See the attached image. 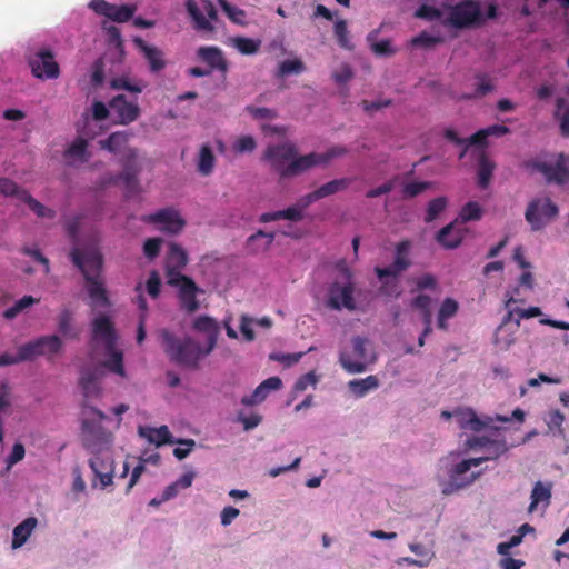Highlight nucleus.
Segmentation results:
<instances>
[{"label": "nucleus", "instance_id": "obj_30", "mask_svg": "<svg viewBox=\"0 0 569 569\" xmlns=\"http://www.w3.org/2000/svg\"><path fill=\"white\" fill-rule=\"evenodd\" d=\"M282 387V381L279 377H270L262 381L251 393V406L266 400L271 391L279 390Z\"/></svg>", "mask_w": 569, "mask_h": 569}, {"label": "nucleus", "instance_id": "obj_31", "mask_svg": "<svg viewBox=\"0 0 569 569\" xmlns=\"http://www.w3.org/2000/svg\"><path fill=\"white\" fill-rule=\"evenodd\" d=\"M280 219H287L289 221L298 222L303 219V213L301 212L300 208L295 203L293 206L288 207L287 209L267 212L261 214L260 217L261 222H271Z\"/></svg>", "mask_w": 569, "mask_h": 569}, {"label": "nucleus", "instance_id": "obj_11", "mask_svg": "<svg viewBox=\"0 0 569 569\" xmlns=\"http://www.w3.org/2000/svg\"><path fill=\"white\" fill-rule=\"evenodd\" d=\"M447 21L450 26L458 29L480 24L483 19L479 3L472 0L457 3L451 8Z\"/></svg>", "mask_w": 569, "mask_h": 569}, {"label": "nucleus", "instance_id": "obj_15", "mask_svg": "<svg viewBox=\"0 0 569 569\" xmlns=\"http://www.w3.org/2000/svg\"><path fill=\"white\" fill-rule=\"evenodd\" d=\"M109 108L117 116V123L128 126L134 122L141 113L138 99H128L126 94H117L109 101Z\"/></svg>", "mask_w": 569, "mask_h": 569}, {"label": "nucleus", "instance_id": "obj_16", "mask_svg": "<svg viewBox=\"0 0 569 569\" xmlns=\"http://www.w3.org/2000/svg\"><path fill=\"white\" fill-rule=\"evenodd\" d=\"M89 7L99 16L107 17L108 19L122 23L129 21L137 8L132 4H112L106 0H91Z\"/></svg>", "mask_w": 569, "mask_h": 569}, {"label": "nucleus", "instance_id": "obj_4", "mask_svg": "<svg viewBox=\"0 0 569 569\" xmlns=\"http://www.w3.org/2000/svg\"><path fill=\"white\" fill-rule=\"evenodd\" d=\"M411 247L409 240L400 241L396 246V257L393 262L388 267H376L375 273L378 279L381 281L380 291L383 295L388 296H399V281L398 277L406 271L411 261L407 257V253Z\"/></svg>", "mask_w": 569, "mask_h": 569}, {"label": "nucleus", "instance_id": "obj_23", "mask_svg": "<svg viewBox=\"0 0 569 569\" xmlns=\"http://www.w3.org/2000/svg\"><path fill=\"white\" fill-rule=\"evenodd\" d=\"M455 417L457 418L458 425L461 429L471 430L475 432H479L489 426L490 422L493 421V418L486 417V419H481L477 416L476 411L471 408H462L453 411Z\"/></svg>", "mask_w": 569, "mask_h": 569}, {"label": "nucleus", "instance_id": "obj_60", "mask_svg": "<svg viewBox=\"0 0 569 569\" xmlns=\"http://www.w3.org/2000/svg\"><path fill=\"white\" fill-rule=\"evenodd\" d=\"M346 153H347V149L343 147H333V148L329 149L326 153H316L315 152V156H316L315 167L318 164L328 163L331 159L342 156V154H346Z\"/></svg>", "mask_w": 569, "mask_h": 569}, {"label": "nucleus", "instance_id": "obj_45", "mask_svg": "<svg viewBox=\"0 0 569 569\" xmlns=\"http://www.w3.org/2000/svg\"><path fill=\"white\" fill-rule=\"evenodd\" d=\"M88 141L81 137L74 139V141L66 150V157L88 160L87 157Z\"/></svg>", "mask_w": 569, "mask_h": 569}, {"label": "nucleus", "instance_id": "obj_64", "mask_svg": "<svg viewBox=\"0 0 569 569\" xmlns=\"http://www.w3.org/2000/svg\"><path fill=\"white\" fill-rule=\"evenodd\" d=\"M457 301L451 298H446L440 306L438 315H440L442 318H451L457 313Z\"/></svg>", "mask_w": 569, "mask_h": 569}, {"label": "nucleus", "instance_id": "obj_55", "mask_svg": "<svg viewBox=\"0 0 569 569\" xmlns=\"http://www.w3.org/2000/svg\"><path fill=\"white\" fill-rule=\"evenodd\" d=\"M409 549L419 557L417 560L422 561L423 567H427L435 557L433 551L422 543H410Z\"/></svg>", "mask_w": 569, "mask_h": 569}, {"label": "nucleus", "instance_id": "obj_47", "mask_svg": "<svg viewBox=\"0 0 569 569\" xmlns=\"http://www.w3.org/2000/svg\"><path fill=\"white\" fill-rule=\"evenodd\" d=\"M10 388L7 382H2L0 385V443L3 442L4 431H3V418L2 415L8 412L10 407Z\"/></svg>", "mask_w": 569, "mask_h": 569}, {"label": "nucleus", "instance_id": "obj_59", "mask_svg": "<svg viewBox=\"0 0 569 569\" xmlns=\"http://www.w3.org/2000/svg\"><path fill=\"white\" fill-rule=\"evenodd\" d=\"M429 181L409 182L403 187V196L413 198L431 187Z\"/></svg>", "mask_w": 569, "mask_h": 569}, {"label": "nucleus", "instance_id": "obj_25", "mask_svg": "<svg viewBox=\"0 0 569 569\" xmlns=\"http://www.w3.org/2000/svg\"><path fill=\"white\" fill-rule=\"evenodd\" d=\"M138 433L140 437L146 438L150 443H153L158 447L166 443L176 442L167 426H161L159 428L140 426Z\"/></svg>", "mask_w": 569, "mask_h": 569}, {"label": "nucleus", "instance_id": "obj_3", "mask_svg": "<svg viewBox=\"0 0 569 569\" xmlns=\"http://www.w3.org/2000/svg\"><path fill=\"white\" fill-rule=\"evenodd\" d=\"M159 336L169 359L177 365L197 368L199 360L207 356L206 349H202L198 342L191 338L179 339L168 329L159 330Z\"/></svg>", "mask_w": 569, "mask_h": 569}, {"label": "nucleus", "instance_id": "obj_35", "mask_svg": "<svg viewBox=\"0 0 569 569\" xmlns=\"http://www.w3.org/2000/svg\"><path fill=\"white\" fill-rule=\"evenodd\" d=\"M519 326L520 319L516 320L515 330H510V328L506 326H499L495 333V345L501 350L509 349L516 340L515 332L518 330Z\"/></svg>", "mask_w": 569, "mask_h": 569}, {"label": "nucleus", "instance_id": "obj_46", "mask_svg": "<svg viewBox=\"0 0 569 569\" xmlns=\"http://www.w3.org/2000/svg\"><path fill=\"white\" fill-rule=\"evenodd\" d=\"M38 300L34 299L32 296H23L21 299H19L13 306L6 309L3 312V317L6 319H13L16 318L20 312H22L28 307H31L32 305L37 303Z\"/></svg>", "mask_w": 569, "mask_h": 569}, {"label": "nucleus", "instance_id": "obj_61", "mask_svg": "<svg viewBox=\"0 0 569 569\" xmlns=\"http://www.w3.org/2000/svg\"><path fill=\"white\" fill-rule=\"evenodd\" d=\"M305 352H296V353H273L270 356L272 360L281 362L286 367H291L300 361Z\"/></svg>", "mask_w": 569, "mask_h": 569}, {"label": "nucleus", "instance_id": "obj_26", "mask_svg": "<svg viewBox=\"0 0 569 569\" xmlns=\"http://www.w3.org/2000/svg\"><path fill=\"white\" fill-rule=\"evenodd\" d=\"M197 171L202 177H208L212 174L214 167H216V157L213 154V151L209 144H202L200 147L197 160Z\"/></svg>", "mask_w": 569, "mask_h": 569}, {"label": "nucleus", "instance_id": "obj_50", "mask_svg": "<svg viewBox=\"0 0 569 569\" xmlns=\"http://www.w3.org/2000/svg\"><path fill=\"white\" fill-rule=\"evenodd\" d=\"M443 39L441 37L432 36L426 31L421 32L417 37L412 38L410 40V44L412 47H423V48H431L440 42H442Z\"/></svg>", "mask_w": 569, "mask_h": 569}, {"label": "nucleus", "instance_id": "obj_21", "mask_svg": "<svg viewBox=\"0 0 569 569\" xmlns=\"http://www.w3.org/2000/svg\"><path fill=\"white\" fill-rule=\"evenodd\" d=\"M93 339H101L106 342L107 350H111L116 343L117 335L113 322L108 316L96 317L91 323Z\"/></svg>", "mask_w": 569, "mask_h": 569}, {"label": "nucleus", "instance_id": "obj_49", "mask_svg": "<svg viewBox=\"0 0 569 569\" xmlns=\"http://www.w3.org/2000/svg\"><path fill=\"white\" fill-rule=\"evenodd\" d=\"M26 189L20 188L14 181L8 178H0V193L4 197H16L21 200V193Z\"/></svg>", "mask_w": 569, "mask_h": 569}, {"label": "nucleus", "instance_id": "obj_24", "mask_svg": "<svg viewBox=\"0 0 569 569\" xmlns=\"http://www.w3.org/2000/svg\"><path fill=\"white\" fill-rule=\"evenodd\" d=\"M193 328L197 331L207 335L206 352H211L217 343V338L220 332V328L217 321L211 317L200 316L193 321Z\"/></svg>", "mask_w": 569, "mask_h": 569}, {"label": "nucleus", "instance_id": "obj_42", "mask_svg": "<svg viewBox=\"0 0 569 569\" xmlns=\"http://www.w3.org/2000/svg\"><path fill=\"white\" fill-rule=\"evenodd\" d=\"M39 339L40 349H42V356L52 357L60 352L62 348V341L57 335L42 336Z\"/></svg>", "mask_w": 569, "mask_h": 569}, {"label": "nucleus", "instance_id": "obj_40", "mask_svg": "<svg viewBox=\"0 0 569 569\" xmlns=\"http://www.w3.org/2000/svg\"><path fill=\"white\" fill-rule=\"evenodd\" d=\"M448 199L443 196L437 197L428 202L425 216V222L435 221L447 208Z\"/></svg>", "mask_w": 569, "mask_h": 569}, {"label": "nucleus", "instance_id": "obj_54", "mask_svg": "<svg viewBox=\"0 0 569 569\" xmlns=\"http://www.w3.org/2000/svg\"><path fill=\"white\" fill-rule=\"evenodd\" d=\"M80 386L82 387L86 396L97 392V376L93 371L87 370L81 373Z\"/></svg>", "mask_w": 569, "mask_h": 569}, {"label": "nucleus", "instance_id": "obj_53", "mask_svg": "<svg viewBox=\"0 0 569 569\" xmlns=\"http://www.w3.org/2000/svg\"><path fill=\"white\" fill-rule=\"evenodd\" d=\"M219 3L231 21L244 24L247 14L243 10L237 9L226 0H219Z\"/></svg>", "mask_w": 569, "mask_h": 569}, {"label": "nucleus", "instance_id": "obj_19", "mask_svg": "<svg viewBox=\"0 0 569 569\" xmlns=\"http://www.w3.org/2000/svg\"><path fill=\"white\" fill-rule=\"evenodd\" d=\"M188 263V256L184 249L178 243H170L166 261L167 282L177 276H183L181 270Z\"/></svg>", "mask_w": 569, "mask_h": 569}, {"label": "nucleus", "instance_id": "obj_48", "mask_svg": "<svg viewBox=\"0 0 569 569\" xmlns=\"http://www.w3.org/2000/svg\"><path fill=\"white\" fill-rule=\"evenodd\" d=\"M18 352L20 355V359L23 361H29L34 359L38 356H42L43 351L40 349L39 339L32 340L28 343H24L18 348Z\"/></svg>", "mask_w": 569, "mask_h": 569}, {"label": "nucleus", "instance_id": "obj_14", "mask_svg": "<svg viewBox=\"0 0 569 569\" xmlns=\"http://www.w3.org/2000/svg\"><path fill=\"white\" fill-rule=\"evenodd\" d=\"M142 221L160 224V231L171 234L179 233L186 224L179 212L172 208H164L154 213L143 216Z\"/></svg>", "mask_w": 569, "mask_h": 569}, {"label": "nucleus", "instance_id": "obj_34", "mask_svg": "<svg viewBox=\"0 0 569 569\" xmlns=\"http://www.w3.org/2000/svg\"><path fill=\"white\" fill-rule=\"evenodd\" d=\"M379 380L376 376H368L365 379H355L349 381V389L356 397H363L369 391L377 389Z\"/></svg>", "mask_w": 569, "mask_h": 569}, {"label": "nucleus", "instance_id": "obj_44", "mask_svg": "<svg viewBox=\"0 0 569 569\" xmlns=\"http://www.w3.org/2000/svg\"><path fill=\"white\" fill-rule=\"evenodd\" d=\"M333 31H335L337 42L341 48L347 49V50H353L355 46L352 44V42L350 40V34H349V30L347 28L346 20L340 19V20L336 21Z\"/></svg>", "mask_w": 569, "mask_h": 569}, {"label": "nucleus", "instance_id": "obj_57", "mask_svg": "<svg viewBox=\"0 0 569 569\" xmlns=\"http://www.w3.org/2000/svg\"><path fill=\"white\" fill-rule=\"evenodd\" d=\"M476 78L478 80L476 92L472 96H467L468 99L473 97H483L493 90V84L487 74L479 73Z\"/></svg>", "mask_w": 569, "mask_h": 569}, {"label": "nucleus", "instance_id": "obj_52", "mask_svg": "<svg viewBox=\"0 0 569 569\" xmlns=\"http://www.w3.org/2000/svg\"><path fill=\"white\" fill-rule=\"evenodd\" d=\"M110 88L113 90H127L131 93L142 92V87L136 83H131L127 77H118L111 79Z\"/></svg>", "mask_w": 569, "mask_h": 569}, {"label": "nucleus", "instance_id": "obj_2", "mask_svg": "<svg viewBox=\"0 0 569 569\" xmlns=\"http://www.w3.org/2000/svg\"><path fill=\"white\" fill-rule=\"evenodd\" d=\"M266 156L280 178L299 176L313 168L316 162L315 152L298 156L296 146L290 142L269 147Z\"/></svg>", "mask_w": 569, "mask_h": 569}, {"label": "nucleus", "instance_id": "obj_37", "mask_svg": "<svg viewBox=\"0 0 569 569\" xmlns=\"http://www.w3.org/2000/svg\"><path fill=\"white\" fill-rule=\"evenodd\" d=\"M305 69L306 67L301 59H288L279 63L276 76L284 78L291 74H300Z\"/></svg>", "mask_w": 569, "mask_h": 569}, {"label": "nucleus", "instance_id": "obj_5", "mask_svg": "<svg viewBox=\"0 0 569 569\" xmlns=\"http://www.w3.org/2000/svg\"><path fill=\"white\" fill-rule=\"evenodd\" d=\"M88 411L97 419L82 420V442L87 450L91 452H101L104 449H108L112 441L111 432L101 425V421L107 419V416L94 407H88Z\"/></svg>", "mask_w": 569, "mask_h": 569}, {"label": "nucleus", "instance_id": "obj_20", "mask_svg": "<svg viewBox=\"0 0 569 569\" xmlns=\"http://www.w3.org/2000/svg\"><path fill=\"white\" fill-rule=\"evenodd\" d=\"M86 289L90 298V306L92 309L99 307L109 308L111 306L102 277L87 276Z\"/></svg>", "mask_w": 569, "mask_h": 569}, {"label": "nucleus", "instance_id": "obj_56", "mask_svg": "<svg viewBox=\"0 0 569 569\" xmlns=\"http://www.w3.org/2000/svg\"><path fill=\"white\" fill-rule=\"evenodd\" d=\"M565 106V99L558 98L557 99V110L555 116L560 119V130L562 136H569V106L565 109L563 113L560 114L561 109Z\"/></svg>", "mask_w": 569, "mask_h": 569}, {"label": "nucleus", "instance_id": "obj_22", "mask_svg": "<svg viewBox=\"0 0 569 569\" xmlns=\"http://www.w3.org/2000/svg\"><path fill=\"white\" fill-rule=\"evenodd\" d=\"M134 44L142 52L152 73H158L166 68L167 61L164 60V54L161 49L156 46L148 44L141 38H136Z\"/></svg>", "mask_w": 569, "mask_h": 569}, {"label": "nucleus", "instance_id": "obj_7", "mask_svg": "<svg viewBox=\"0 0 569 569\" xmlns=\"http://www.w3.org/2000/svg\"><path fill=\"white\" fill-rule=\"evenodd\" d=\"M352 350L342 351L339 357L341 367L349 373L366 371L367 365L375 360L368 351L369 340L362 337H355L351 340Z\"/></svg>", "mask_w": 569, "mask_h": 569}, {"label": "nucleus", "instance_id": "obj_38", "mask_svg": "<svg viewBox=\"0 0 569 569\" xmlns=\"http://www.w3.org/2000/svg\"><path fill=\"white\" fill-rule=\"evenodd\" d=\"M109 358L103 362V367L109 369L111 372L126 377V370L123 366V353L120 350H116L114 347L111 350H107Z\"/></svg>", "mask_w": 569, "mask_h": 569}, {"label": "nucleus", "instance_id": "obj_12", "mask_svg": "<svg viewBox=\"0 0 569 569\" xmlns=\"http://www.w3.org/2000/svg\"><path fill=\"white\" fill-rule=\"evenodd\" d=\"M72 263L81 271L84 281L89 277H102L103 257L98 249L81 250L73 248L70 252Z\"/></svg>", "mask_w": 569, "mask_h": 569}, {"label": "nucleus", "instance_id": "obj_6", "mask_svg": "<svg viewBox=\"0 0 569 569\" xmlns=\"http://www.w3.org/2000/svg\"><path fill=\"white\" fill-rule=\"evenodd\" d=\"M122 172L110 176L108 183L117 184L122 182L127 193L134 194L139 191L138 176L141 172V166L138 163V150L136 148H127L119 160Z\"/></svg>", "mask_w": 569, "mask_h": 569}, {"label": "nucleus", "instance_id": "obj_1", "mask_svg": "<svg viewBox=\"0 0 569 569\" xmlns=\"http://www.w3.org/2000/svg\"><path fill=\"white\" fill-rule=\"evenodd\" d=\"M485 448V456L463 459L449 469V483L442 490L445 495H450L455 490L463 489L472 485L481 476L482 471L471 472L466 477H463V475H466L472 467H478L488 460H496L508 451V446L505 440L490 439V442Z\"/></svg>", "mask_w": 569, "mask_h": 569}, {"label": "nucleus", "instance_id": "obj_33", "mask_svg": "<svg viewBox=\"0 0 569 569\" xmlns=\"http://www.w3.org/2000/svg\"><path fill=\"white\" fill-rule=\"evenodd\" d=\"M483 216V209L476 201H468L460 210L458 217L453 220L459 226L470 222L479 221Z\"/></svg>", "mask_w": 569, "mask_h": 569}, {"label": "nucleus", "instance_id": "obj_9", "mask_svg": "<svg viewBox=\"0 0 569 569\" xmlns=\"http://www.w3.org/2000/svg\"><path fill=\"white\" fill-rule=\"evenodd\" d=\"M341 271L346 278V282L339 283L335 281L330 284L327 306L333 310L346 308L353 311L356 309V302L353 299L355 283L352 281V273L349 268H343Z\"/></svg>", "mask_w": 569, "mask_h": 569}, {"label": "nucleus", "instance_id": "obj_43", "mask_svg": "<svg viewBox=\"0 0 569 569\" xmlns=\"http://www.w3.org/2000/svg\"><path fill=\"white\" fill-rule=\"evenodd\" d=\"M186 8H187V11L190 14V17L196 22L197 29H199V30H211L212 29L210 21L200 11V9L194 0H187Z\"/></svg>", "mask_w": 569, "mask_h": 569}, {"label": "nucleus", "instance_id": "obj_27", "mask_svg": "<svg viewBox=\"0 0 569 569\" xmlns=\"http://www.w3.org/2000/svg\"><path fill=\"white\" fill-rule=\"evenodd\" d=\"M130 133L127 131H117L111 133L107 139L100 140L101 149L108 150L111 153L123 152L127 149Z\"/></svg>", "mask_w": 569, "mask_h": 569}, {"label": "nucleus", "instance_id": "obj_29", "mask_svg": "<svg viewBox=\"0 0 569 569\" xmlns=\"http://www.w3.org/2000/svg\"><path fill=\"white\" fill-rule=\"evenodd\" d=\"M37 523V518L29 517L13 529V538L11 543L13 549L20 548L28 540Z\"/></svg>", "mask_w": 569, "mask_h": 569}, {"label": "nucleus", "instance_id": "obj_10", "mask_svg": "<svg viewBox=\"0 0 569 569\" xmlns=\"http://www.w3.org/2000/svg\"><path fill=\"white\" fill-rule=\"evenodd\" d=\"M31 73L34 78L41 80L58 79L60 67L56 61L54 53L49 48H40L28 59Z\"/></svg>", "mask_w": 569, "mask_h": 569}, {"label": "nucleus", "instance_id": "obj_18", "mask_svg": "<svg viewBox=\"0 0 569 569\" xmlns=\"http://www.w3.org/2000/svg\"><path fill=\"white\" fill-rule=\"evenodd\" d=\"M467 233V229L451 221L436 233V241L445 249L458 248Z\"/></svg>", "mask_w": 569, "mask_h": 569}, {"label": "nucleus", "instance_id": "obj_32", "mask_svg": "<svg viewBox=\"0 0 569 569\" xmlns=\"http://www.w3.org/2000/svg\"><path fill=\"white\" fill-rule=\"evenodd\" d=\"M530 498L529 512L535 511L540 502L545 503L546 507L549 506L551 500V483L545 485L541 481H537L532 488Z\"/></svg>", "mask_w": 569, "mask_h": 569}, {"label": "nucleus", "instance_id": "obj_28", "mask_svg": "<svg viewBox=\"0 0 569 569\" xmlns=\"http://www.w3.org/2000/svg\"><path fill=\"white\" fill-rule=\"evenodd\" d=\"M198 56L209 64V69H218L220 71L227 70V62L222 56L221 50L218 48L202 47L198 50Z\"/></svg>", "mask_w": 569, "mask_h": 569}, {"label": "nucleus", "instance_id": "obj_8", "mask_svg": "<svg viewBox=\"0 0 569 569\" xmlns=\"http://www.w3.org/2000/svg\"><path fill=\"white\" fill-rule=\"evenodd\" d=\"M557 204L548 197L531 200L525 211V219L532 231L543 229L558 216Z\"/></svg>", "mask_w": 569, "mask_h": 569}, {"label": "nucleus", "instance_id": "obj_51", "mask_svg": "<svg viewBox=\"0 0 569 569\" xmlns=\"http://www.w3.org/2000/svg\"><path fill=\"white\" fill-rule=\"evenodd\" d=\"M93 457L89 460V466L93 473H100V470L108 471L112 470V461L110 457H102L100 452H92Z\"/></svg>", "mask_w": 569, "mask_h": 569}, {"label": "nucleus", "instance_id": "obj_17", "mask_svg": "<svg viewBox=\"0 0 569 569\" xmlns=\"http://www.w3.org/2000/svg\"><path fill=\"white\" fill-rule=\"evenodd\" d=\"M567 160L566 156L560 153L555 164L538 162L536 169L545 176L548 182L565 184L569 181Z\"/></svg>", "mask_w": 569, "mask_h": 569}, {"label": "nucleus", "instance_id": "obj_36", "mask_svg": "<svg viewBox=\"0 0 569 569\" xmlns=\"http://www.w3.org/2000/svg\"><path fill=\"white\" fill-rule=\"evenodd\" d=\"M21 201L28 204L30 210L39 218L52 219L56 217V212L43 206L37 199H34L28 191L21 193Z\"/></svg>", "mask_w": 569, "mask_h": 569}, {"label": "nucleus", "instance_id": "obj_39", "mask_svg": "<svg viewBox=\"0 0 569 569\" xmlns=\"http://www.w3.org/2000/svg\"><path fill=\"white\" fill-rule=\"evenodd\" d=\"M350 183H351V179L340 178V179L331 180V181L320 186L316 190L319 194V198L322 199V198L329 197L331 194H335L339 191L347 189Z\"/></svg>", "mask_w": 569, "mask_h": 569}, {"label": "nucleus", "instance_id": "obj_41", "mask_svg": "<svg viewBox=\"0 0 569 569\" xmlns=\"http://www.w3.org/2000/svg\"><path fill=\"white\" fill-rule=\"evenodd\" d=\"M492 172L493 163L486 157L485 153H482L478 166V184L480 188L485 189L488 187L492 177Z\"/></svg>", "mask_w": 569, "mask_h": 569}, {"label": "nucleus", "instance_id": "obj_63", "mask_svg": "<svg viewBox=\"0 0 569 569\" xmlns=\"http://www.w3.org/2000/svg\"><path fill=\"white\" fill-rule=\"evenodd\" d=\"M161 280L157 271H151L147 280V291L152 298H158L160 295Z\"/></svg>", "mask_w": 569, "mask_h": 569}, {"label": "nucleus", "instance_id": "obj_13", "mask_svg": "<svg viewBox=\"0 0 569 569\" xmlns=\"http://www.w3.org/2000/svg\"><path fill=\"white\" fill-rule=\"evenodd\" d=\"M177 277L178 278L170 279L167 283L178 289L180 308L188 313H193L199 309L200 303L197 299V293L201 290L190 277Z\"/></svg>", "mask_w": 569, "mask_h": 569}, {"label": "nucleus", "instance_id": "obj_58", "mask_svg": "<svg viewBox=\"0 0 569 569\" xmlns=\"http://www.w3.org/2000/svg\"><path fill=\"white\" fill-rule=\"evenodd\" d=\"M161 244V238H148L143 243V254L149 260L156 259L160 253Z\"/></svg>", "mask_w": 569, "mask_h": 569}, {"label": "nucleus", "instance_id": "obj_62", "mask_svg": "<svg viewBox=\"0 0 569 569\" xmlns=\"http://www.w3.org/2000/svg\"><path fill=\"white\" fill-rule=\"evenodd\" d=\"M416 17L432 21V20H437L441 17V11L436 7H432L429 4H422L416 11Z\"/></svg>", "mask_w": 569, "mask_h": 569}]
</instances>
